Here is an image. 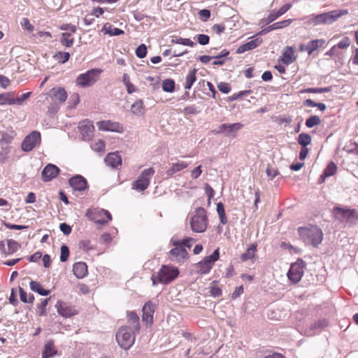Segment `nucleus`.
Masks as SVG:
<instances>
[{"instance_id":"1","label":"nucleus","mask_w":358,"mask_h":358,"mask_svg":"<svg viewBox=\"0 0 358 358\" xmlns=\"http://www.w3.org/2000/svg\"><path fill=\"white\" fill-rule=\"evenodd\" d=\"M299 233L303 241L317 247L323 240V233L317 225H308L299 228Z\"/></svg>"},{"instance_id":"2","label":"nucleus","mask_w":358,"mask_h":358,"mask_svg":"<svg viewBox=\"0 0 358 358\" xmlns=\"http://www.w3.org/2000/svg\"><path fill=\"white\" fill-rule=\"evenodd\" d=\"M179 271L177 268L164 265L159 272L151 277L152 285L155 286L158 283L168 284L178 277Z\"/></svg>"},{"instance_id":"3","label":"nucleus","mask_w":358,"mask_h":358,"mask_svg":"<svg viewBox=\"0 0 358 358\" xmlns=\"http://www.w3.org/2000/svg\"><path fill=\"white\" fill-rule=\"evenodd\" d=\"M116 340L120 348L124 350L129 349L135 341L133 329L129 326L121 327L116 334Z\"/></svg>"},{"instance_id":"4","label":"nucleus","mask_w":358,"mask_h":358,"mask_svg":"<svg viewBox=\"0 0 358 358\" xmlns=\"http://www.w3.org/2000/svg\"><path fill=\"white\" fill-rule=\"evenodd\" d=\"M348 13V10H334L328 13H324L313 17L310 22L315 25L320 24H331L339 17Z\"/></svg>"},{"instance_id":"5","label":"nucleus","mask_w":358,"mask_h":358,"mask_svg":"<svg viewBox=\"0 0 358 358\" xmlns=\"http://www.w3.org/2000/svg\"><path fill=\"white\" fill-rule=\"evenodd\" d=\"M332 213L335 218L340 222L350 223L358 222V213L355 209L334 207Z\"/></svg>"},{"instance_id":"6","label":"nucleus","mask_w":358,"mask_h":358,"mask_svg":"<svg viewBox=\"0 0 358 358\" xmlns=\"http://www.w3.org/2000/svg\"><path fill=\"white\" fill-rule=\"evenodd\" d=\"M101 72V69H93L79 75L76 78L77 85L83 87L92 86L98 80Z\"/></svg>"},{"instance_id":"7","label":"nucleus","mask_w":358,"mask_h":358,"mask_svg":"<svg viewBox=\"0 0 358 358\" xmlns=\"http://www.w3.org/2000/svg\"><path fill=\"white\" fill-rule=\"evenodd\" d=\"M306 263L301 259H299L296 262L292 264L287 273L289 280L294 284L299 282L303 275Z\"/></svg>"},{"instance_id":"8","label":"nucleus","mask_w":358,"mask_h":358,"mask_svg":"<svg viewBox=\"0 0 358 358\" xmlns=\"http://www.w3.org/2000/svg\"><path fill=\"white\" fill-rule=\"evenodd\" d=\"M155 171L153 168L145 169L132 184V188L138 191H144L150 185V178L155 174Z\"/></svg>"},{"instance_id":"9","label":"nucleus","mask_w":358,"mask_h":358,"mask_svg":"<svg viewBox=\"0 0 358 358\" xmlns=\"http://www.w3.org/2000/svg\"><path fill=\"white\" fill-rule=\"evenodd\" d=\"M87 215L95 224H107L112 220V215L109 211L104 209L94 208L89 210Z\"/></svg>"},{"instance_id":"10","label":"nucleus","mask_w":358,"mask_h":358,"mask_svg":"<svg viewBox=\"0 0 358 358\" xmlns=\"http://www.w3.org/2000/svg\"><path fill=\"white\" fill-rule=\"evenodd\" d=\"M41 142V133L37 131H34L24 138L21 145L22 150L24 152H29L35 147L38 146Z\"/></svg>"},{"instance_id":"11","label":"nucleus","mask_w":358,"mask_h":358,"mask_svg":"<svg viewBox=\"0 0 358 358\" xmlns=\"http://www.w3.org/2000/svg\"><path fill=\"white\" fill-rule=\"evenodd\" d=\"M188 257V253L186 249L180 246H174L169 252V259L173 262L182 263Z\"/></svg>"},{"instance_id":"12","label":"nucleus","mask_w":358,"mask_h":358,"mask_svg":"<svg viewBox=\"0 0 358 358\" xmlns=\"http://www.w3.org/2000/svg\"><path fill=\"white\" fill-rule=\"evenodd\" d=\"M96 125L101 131H109L122 133L124 131V127L117 122L110 120H103L98 122Z\"/></svg>"},{"instance_id":"13","label":"nucleus","mask_w":358,"mask_h":358,"mask_svg":"<svg viewBox=\"0 0 358 358\" xmlns=\"http://www.w3.org/2000/svg\"><path fill=\"white\" fill-rule=\"evenodd\" d=\"M156 304L154 303L151 301H147L142 309L143 316L142 320L143 322H145L148 324H151L153 322V315L155 310Z\"/></svg>"},{"instance_id":"14","label":"nucleus","mask_w":358,"mask_h":358,"mask_svg":"<svg viewBox=\"0 0 358 358\" xmlns=\"http://www.w3.org/2000/svg\"><path fill=\"white\" fill-rule=\"evenodd\" d=\"M59 173V169L56 165L48 164L42 171V180L44 182H49L56 178Z\"/></svg>"},{"instance_id":"15","label":"nucleus","mask_w":358,"mask_h":358,"mask_svg":"<svg viewBox=\"0 0 358 358\" xmlns=\"http://www.w3.org/2000/svg\"><path fill=\"white\" fill-rule=\"evenodd\" d=\"M55 307L57 308V313L61 316L64 317H69L77 313L76 309L73 307L63 301H57Z\"/></svg>"},{"instance_id":"16","label":"nucleus","mask_w":358,"mask_h":358,"mask_svg":"<svg viewBox=\"0 0 358 358\" xmlns=\"http://www.w3.org/2000/svg\"><path fill=\"white\" fill-rule=\"evenodd\" d=\"M51 98L58 103H64L67 99V92L64 88L61 87H53L50 90Z\"/></svg>"},{"instance_id":"17","label":"nucleus","mask_w":358,"mask_h":358,"mask_svg":"<svg viewBox=\"0 0 358 358\" xmlns=\"http://www.w3.org/2000/svg\"><path fill=\"white\" fill-rule=\"evenodd\" d=\"M70 186L77 191H83L87 187V182L85 178L81 176H76L71 178L69 180Z\"/></svg>"},{"instance_id":"18","label":"nucleus","mask_w":358,"mask_h":358,"mask_svg":"<svg viewBox=\"0 0 358 358\" xmlns=\"http://www.w3.org/2000/svg\"><path fill=\"white\" fill-rule=\"evenodd\" d=\"M106 164L113 168L116 169L122 165V157L119 152L108 153L104 159Z\"/></svg>"},{"instance_id":"19","label":"nucleus","mask_w":358,"mask_h":358,"mask_svg":"<svg viewBox=\"0 0 358 358\" xmlns=\"http://www.w3.org/2000/svg\"><path fill=\"white\" fill-rule=\"evenodd\" d=\"M263 40L260 38H256L243 45L239 46L236 50L237 54H242L246 51L252 50L259 45H260L262 43Z\"/></svg>"},{"instance_id":"20","label":"nucleus","mask_w":358,"mask_h":358,"mask_svg":"<svg viewBox=\"0 0 358 358\" xmlns=\"http://www.w3.org/2000/svg\"><path fill=\"white\" fill-rule=\"evenodd\" d=\"M207 222L206 210L203 208H199L195 210L190 224H206Z\"/></svg>"},{"instance_id":"21","label":"nucleus","mask_w":358,"mask_h":358,"mask_svg":"<svg viewBox=\"0 0 358 358\" xmlns=\"http://www.w3.org/2000/svg\"><path fill=\"white\" fill-rule=\"evenodd\" d=\"M296 59L294 55V50L292 47L287 46L282 53L281 61L284 64L289 65L292 64Z\"/></svg>"},{"instance_id":"22","label":"nucleus","mask_w":358,"mask_h":358,"mask_svg":"<svg viewBox=\"0 0 358 358\" xmlns=\"http://www.w3.org/2000/svg\"><path fill=\"white\" fill-rule=\"evenodd\" d=\"M292 7V4L286 3L283 5L279 10H273L267 17L268 22H272L275 20L278 17L282 15Z\"/></svg>"},{"instance_id":"23","label":"nucleus","mask_w":358,"mask_h":358,"mask_svg":"<svg viewBox=\"0 0 358 358\" xmlns=\"http://www.w3.org/2000/svg\"><path fill=\"white\" fill-rule=\"evenodd\" d=\"M73 271L78 278H83L87 274V266L83 262H76L73 264Z\"/></svg>"},{"instance_id":"24","label":"nucleus","mask_w":358,"mask_h":358,"mask_svg":"<svg viewBox=\"0 0 358 358\" xmlns=\"http://www.w3.org/2000/svg\"><path fill=\"white\" fill-rule=\"evenodd\" d=\"M57 353V350L55 348V343L52 340L48 341L44 346L42 352V358H50Z\"/></svg>"},{"instance_id":"25","label":"nucleus","mask_w":358,"mask_h":358,"mask_svg":"<svg viewBox=\"0 0 358 358\" xmlns=\"http://www.w3.org/2000/svg\"><path fill=\"white\" fill-rule=\"evenodd\" d=\"M213 264L206 257L196 265L197 271L201 274H207L213 267Z\"/></svg>"},{"instance_id":"26","label":"nucleus","mask_w":358,"mask_h":358,"mask_svg":"<svg viewBox=\"0 0 358 358\" xmlns=\"http://www.w3.org/2000/svg\"><path fill=\"white\" fill-rule=\"evenodd\" d=\"M187 166L188 164L183 161L173 163L171 167L166 171V174L168 176H172L176 173L187 168Z\"/></svg>"},{"instance_id":"27","label":"nucleus","mask_w":358,"mask_h":358,"mask_svg":"<svg viewBox=\"0 0 358 358\" xmlns=\"http://www.w3.org/2000/svg\"><path fill=\"white\" fill-rule=\"evenodd\" d=\"M197 69H193L189 71L185 77L184 87L185 90H190L196 80Z\"/></svg>"},{"instance_id":"28","label":"nucleus","mask_w":358,"mask_h":358,"mask_svg":"<svg viewBox=\"0 0 358 358\" xmlns=\"http://www.w3.org/2000/svg\"><path fill=\"white\" fill-rule=\"evenodd\" d=\"M102 31L104 33V34H108L110 36H120L124 34L123 30L113 27V25L108 22H106L103 24Z\"/></svg>"},{"instance_id":"29","label":"nucleus","mask_w":358,"mask_h":358,"mask_svg":"<svg viewBox=\"0 0 358 358\" xmlns=\"http://www.w3.org/2000/svg\"><path fill=\"white\" fill-rule=\"evenodd\" d=\"M171 242L173 246H180L181 245L182 247L190 248L195 243V240L192 238H186L183 240H178L173 238Z\"/></svg>"},{"instance_id":"30","label":"nucleus","mask_w":358,"mask_h":358,"mask_svg":"<svg viewBox=\"0 0 358 358\" xmlns=\"http://www.w3.org/2000/svg\"><path fill=\"white\" fill-rule=\"evenodd\" d=\"M128 321L130 324H133V329L136 331H138L140 329L139 317L136 312L129 311L127 312Z\"/></svg>"},{"instance_id":"31","label":"nucleus","mask_w":358,"mask_h":358,"mask_svg":"<svg viewBox=\"0 0 358 358\" xmlns=\"http://www.w3.org/2000/svg\"><path fill=\"white\" fill-rule=\"evenodd\" d=\"M325 40L322 38L310 41L308 43V55H310L311 54H313L314 51L317 50L319 48L324 46L325 45Z\"/></svg>"},{"instance_id":"32","label":"nucleus","mask_w":358,"mask_h":358,"mask_svg":"<svg viewBox=\"0 0 358 358\" xmlns=\"http://www.w3.org/2000/svg\"><path fill=\"white\" fill-rule=\"evenodd\" d=\"M4 104H14V92H10L0 94V105Z\"/></svg>"},{"instance_id":"33","label":"nucleus","mask_w":358,"mask_h":358,"mask_svg":"<svg viewBox=\"0 0 358 358\" xmlns=\"http://www.w3.org/2000/svg\"><path fill=\"white\" fill-rule=\"evenodd\" d=\"M256 251H257V245L252 244L247 249V251L241 255V260L243 262H245V261L252 259L255 255Z\"/></svg>"},{"instance_id":"34","label":"nucleus","mask_w":358,"mask_h":358,"mask_svg":"<svg viewBox=\"0 0 358 358\" xmlns=\"http://www.w3.org/2000/svg\"><path fill=\"white\" fill-rule=\"evenodd\" d=\"M0 143L1 144H10L12 143L15 133L13 130L10 132H1Z\"/></svg>"},{"instance_id":"35","label":"nucleus","mask_w":358,"mask_h":358,"mask_svg":"<svg viewBox=\"0 0 358 358\" xmlns=\"http://www.w3.org/2000/svg\"><path fill=\"white\" fill-rule=\"evenodd\" d=\"M73 34L71 33H62L61 43L65 47H71L74 43Z\"/></svg>"},{"instance_id":"36","label":"nucleus","mask_w":358,"mask_h":358,"mask_svg":"<svg viewBox=\"0 0 358 358\" xmlns=\"http://www.w3.org/2000/svg\"><path fill=\"white\" fill-rule=\"evenodd\" d=\"M144 109L143 102L141 99L136 100L131 107V112L137 115L143 114Z\"/></svg>"},{"instance_id":"37","label":"nucleus","mask_w":358,"mask_h":358,"mask_svg":"<svg viewBox=\"0 0 358 358\" xmlns=\"http://www.w3.org/2000/svg\"><path fill=\"white\" fill-rule=\"evenodd\" d=\"M292 20L289 19V20H282L280 22H275V23L272 24L271 25H270L269 27H268L267 31H272L274 29H282V28L286 27L289 26L292 23Z\"/></svg>"},{"instance_id":"38","label":"nucleus","mask_w":358,"mask_h":358,"mask_svg":"<svg viewBox=\"0 0 358 358\" xmlns=\"http://www.w3.org/2000/svg\"><path fill=\"white\" fill-rule=\"evenodd\" d=\"M298 143L302 147H306L311 143V136L308 134L302 133L298 136Z\"/></svg>"},{"instance_id":"39","label":"nucleus","mask_w":358,"mask_h":358,"mask_svg":"<svg viewBox=\"0 0 358 358\" xmlns=\"http://www.w3.org/2000/svg\"><path fill=\"white\" fill-rule=\"evenodd\" d=\"M350 43H351V41H350V38L348 36H345L339 43H338L336 45H334L331 48V50H336V48L346 49L348 47H350Z\"/></svg>"},{"instance_id":"40","label":"nucleus","mask_w":358,"mask_h":358,"mask_svg":"<svg viewBox=\"0 0 358 358\" xmlns=\"http://www.w3.org/2000/svg\"><path fill=\"white\" fill-rule=\"evenodd\" d=\"M175 82L172 79H166L162 83V90L164 92H173L175 90Z\"/></svg>"},{"instance_id":"41","label":"nucleus","mask_w":358,"mask_h":358,"mask_svg":"<svg viewBox=\"0 0 358 358\" xmlns=\"http://www.w3.org/2000/svg\"><path fill=\"white\" fill-rule=\"evenodd\" d=\"M331 90V87H322V88H306L300 91V93H324L329 92Z\"/></svg>"},{"instance_id":"42","label":"nucleus","mask_w":358,"mask_h":358,"mask_svg":"<svg viewBox=\"0 0 358 358\" xmlns=\"http://www.w3.org/2000/svg\"><path fill=\"white\" fill-rule=\"evenodd\" d=\"M320 124L321 120L317 115H312L310 117H308L306 121V126L308 128H312Z\"/></svg>"},{"instance_id":"43","label":"nucleus","mask_w":358,"mask_h":358,"mask_svg":"<svg viewBox=\"0 0 358 358\" xmlns=\"http://www.w3.org/2000/svg\"><path fill=\"white\" fill-rule=\"evenodd\" d=\"M80 129L83 136H86L90 138L92 136L94 127L92 124L88 123L87 124L82 125Z\"/></svg>"},{"instance_id":"44","label":"nucleus","mask_w":358,"mask_h":358,"mask_svg":"<svg viewBox=\"0 0 358 358\" xmlns=\"http://www.w3.org/2000/svg\"><path fill=\"white\" fill-rule=\"evenodd\" d=\"M171 43L176 44H181L183 45H187L190 47H193L195 45V43L193 41H192L189 38H182L177 37L176 38H172Z\"/></svg>"},{"instance_id":"45","label":"nucleus","mask_w":358,"mask_h":358,"mask_svg":"<svg viewBox=\"0 0 358 358\" xmlns=\"http://www.w3.org/2000/svg\"><path fill=\"white\" fill-rule=\"evenodd\" d=\"M337 171V166L336 164L333 162H331L325 168L324 173H325V176H327L328 177L334 176Z\"/></svg>"},{"instance_id":"46","label":"nucleus","mask_w":358,"mask_h":358,"mask_svg":"<svg viewBox=\"0 0 358 358\" xmlns=\"http://www.w3.org/2000/svg\"><path fill=\"white\" fill-rule=\"evenodd\" d=\"M8 251L7 254L10 255L15 252L19 248V244L14 240H8Z\"/></svg>"},{"instance_id":"47","label":"nucleus","mask_w":358,"mask_h":358,"mask_svg":"<svg viewBox=\"0 0 358 358\" xmlns=\"http://www.w3.org/2000/svg\"><path fill=\"white\" fill-rule=\"evenodd\" d=\"M217 211L219 215L220 222L222 224H225L227 222V217L224 212V207L222 203H218L217 205Z\"/></svg>"},{"instance_id":"48","label":"nucleus","mask_w":358,"mask_h":358,"mask_svg":"<svg viewBox=\"0 0 358 358\" xmlns=\"http://www.w3.org/2000/svg\"><path fill=\"white\" fill-rule=\"evenodd\" d=\"M49 299H45L38 306V313L40 316L46 315V307L48 303Z\"/></svg>"},{"instance_id":"49","label":"nucleus","mask_w":358,"mask_h":358,"mask_svg":"<svg viewBox=\"0 0 358 358\" xmlns=\"http://www.w3.org/2000/svg\"><path fill=\"white\" fill-rule=\"evenodd\" d=\"M147 54V48L145 45H140L136 50V55L139 58H144Z\"/></svg>"},{"instance_id":"50","label":"nucleus","mask_w":358,"mask_h":358,"mask_svg":"<svg viewBox=\"0 0 358 358\" xmlns=\"http://www.w3.org/2000/svg\"><path fill=\"white\" fill-rule=\"evenodd\" d=\"M69 255V248L64 245L61 247V255H60V261L62 262H66L68 259Z\"/></svg>"},{"instance_id":"51","label":"nucleus","mask_w":358,"mask_h":358,"mask_svg":"<svg viewBox=\"0 0 358 358\" xmlns=\"http://www.w3.org/2000/svg\"><path fill=\"white\" fill-rule=\"evenodd\" d=\"M105 142L103 140H99L92 145V149L96 152H103L105 150Z\"/></svg>"},{"instance_id":"52","label":"nucleus","mask_w":358,"mask_h":358,"mask_svg":"<svg viewBox=\"0 0 358 358\" xmlns=\"http://www.w3.org/2000/svg\"><path fill=\"white\" fill-rule=\"evenodd\" d=\"M60 29L71 34H75L77 30L76 27L71 24H63L60 26Z\"/></svg>"},{"instance_id":"53","label":"nucleus","mask_w":358,"mask_h":358,"mask_svg":"<svg viewBox=\"0 0 358 358\" xmlns=\"http://www.w3.org/2000/svg\"><path fill=\"white\" fill-rule=\"evenodd\" d=\"M266 173L268 177L271 178V180H273L279 174V171H278V169H273L269 165L266 168Z\"/></svg>"},{"instance_id":"54","label":"nucleus","mask_w":358,"mask_h":358,"mask_svg":"<svg viewBox=\"0 0 358 358\" xmlns=\"http://www.w3.org/2000/svg\"><path fill=\"white\" fill-rule=\"evenodd\" d=\"M217 88L220 92H222L224 94H227L231 91L230 85L229 83H224V82H222V83H219L217 85Z\"/></svg>"},{"instance_id":"55","label":"nucleus","mask_w":358,"mask_h":358,"mask_svg":"<svg viewBox=\"0 0 358 358\" xmlns=\"http://www.w3.org/2000/svg\"><path fill=\"white\" fill-rule=\"evenodd\" d=\"M251 93V90L240 91L238 93H234L230 97L231 101L237 100L245 95H249Z\"/></svg>"},{"instance_id":"56","label":"nucleus","mask_w":358,"mask_h":358,"mask_svg":"<svg viewBox=\"0 0 358 358\" xmlns=\"http://www.w3.org/2000/svg\"><path fill=\"white\" fill-rule=\"evenodd\" d=\"M31 92H27L22 94L17 99L14 97V104L21 105L25 100H27L31 95Z\"/></svg>"},{"instance_id":"57","label":"nucleus","mask_w":358,"mask_h":358,"mask_svg":"<svg viewBox=\"0 0 358 358\" xmlns=\"http://www.w3.org/2000/svg\"><path fill=\"white\" fill-rule=\"evenodd\" d=\"M29 286H30V289L32 291L37 292L38 294L42 289V288H43L42 287V285L38 282L34 281V280H31L29 282Z\"/></svg>"},{"instance_id":"58","label":"nucleus","mask_w":358,"mask_h":358,"mask_svg":"<svg viewBox=\"0 0 358 358\" xmlns=\"http://www.w3.org/2000/svg\"><path fill=\"white\" fill-rule=\"evenodd\" d=\"M56 57H57L58 59H59V61L62 63L64 64L69 59L70 55L69 52H59L56 55Z\"/></svg>"},{"instance_id":"59","label":"nucleus","mask_w":358,"mask_h":358,"mask_svg":"<svg viewBox=\"0 0 358 358\" xmlns=\"http://www.w3.org/2000/svg\"><path fill=\"white\" fill-rule=\"evenodd\" d=\"M206 258L213 265L214 262L219 259V249L215 250L210 256L206 257Z\"/></svg>"},{"instance_id":"60","label":"nucleus","mask_w":358,"mask_h":358,"mask_svg":"<svg viewBox=\"0 0 358 358\" xmlns=\"http://www.w3.org/2000/svg\"><path fill=\"white\" fill-rule=\"evenodd\" d=\"M210 295L213 297H217L222 295V289L216 286H211L210 287Z\"/></svg>"},{"instance_id":"61","label":"nucleus","mask_w":358,"mask_h":358,"mask_svg":"<svg viewBox=\"0 0 358 358\" xmlns=\"http://www.w3.org/2000/svg\"><path fill=\"white\" fill-rule=\"evenodd\" d=\"M243 127V124L241 123H234L229 124L227 128L228 132H235L240 130Z\"/></svg>"},{"instance_id":"62","label":"nucleus","mask_w":358,"mask_h":358,"mask_svg":"<svg viewBox=\"0 0 358 358\" xmlns=\"http://www.w3.org/2000/svg\"><path fill=\"white\" fill-rule=\"evenodd\" d=\"M197 38L199 43L203 45H207L210 41L209 36L206 34H199Z\"/></svg>"},{"instance_id":"63","label":"nucleus","mask_w":358,"mask_h":358,"mask_svg":"<svg viewBox=\"0 0 358 358\" xmlns=\"http://www.w3.org/2000/svg\"><path fill=\"white\" fill-rule=\"evenodd\" d=\"M202 173L201 166L199 165L194 168L191 172V177L193 179H197Z\"/></svg>"},{"instance_id":"64","label":"nucleus","mask_w":358,"mask_h":358,"mask_svg":"<svg viewBox=\"0 0 358 358\" xmlns=\"http://www.w3.org/2000/svg\"><path fill=\"white\" fill-rule=\"evenodd\" d=\"M353 55L350 59L353 65L358 66V48H355L353 50Z\"/></svg>"}]
</instances>
